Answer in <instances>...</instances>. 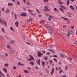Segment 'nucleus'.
I'll return each instance as SVG.
<instances>
[{"label": "nucleus", "mask_w": 77, "mask_h": 77, "mask_svg": "<svg viewBox=\"0 0 77 77\" xmlns=\"http://www.w3.org/2000/svg\"><path fill=\"white\" fill-rule=\"evenodd\" d=\"M44 8H45L46 10H44V11H49V9H48V7H47V6H45Z\"/></svg>", "instance_id": "39448f33"}, {"label": "nucleus", "mask_w": 77, "mask_h": 77, "mask_svg": "<svg viewBox=\"0 0 77 77\" xmlns=\"http://www.w3.org/2000/svg\"><path fill=\"white\" fill-rule=\"evenodd\" d=\"M24 71L25 73H29V72L27 70H24Z\"/></svg>", "instance_id": "f704fd0d"}, {"label": "nucleus", "mask_w": 77, "mask_h": 77, "mask_svg": "<svg viewBox=\"0 0 77 77\" xmlns=\"http://www.w3.org/2000/svg\"><path fill=\"white\" fill-rule=\"evenodd\" d=\"M9 12V10H8L6 11V14H8Z\"/></svg>", "instance_id": "72a5a7b5"}, {"label": "nucleus", "mask_w": 77, "mask_h": 77, "mask_svg": "<svg viewBox=\"0 0 77 77\" xmlns=\"http://www.w3.org/2000/svg\"><path fill=\"white\" fill-rule=\"evenodd\" d=\"M19 24V23L18 22V21H17L15 23V25L16 27H18Z\"/></svg>", "instance_id": "423d86ee"}, {"label": "nucleus", "mask_w": 77, "mask_h": 77, "mask_svg": "<svg viewBox=\"0 0 77 77\" xmlns=\"http://www.w3.org/2000/svg\"><path fill=\"white\" fill-rule=\"evenodd\" d=\"M38 53L37 54L38 56L39 57H41V55H42L43 54H42L41 53V52L40 51H38Z\"/></svg>", "instance_id": "f03ea898"}, {"label": "nucleus", "mask_w": 77, "mask_h": 77, "mask_svg": "<svg viewBox=\"0 0 77 77\" xmlns=\"http://www.w3.org/2000/svg\"><path fill=\"white\" fill-rule=\"evenodd\" d=\"M54 68H52V71H51V76L52 75V74H54Z\"/></svg>", "instance_id": "6e6552de"}, {"label": "nucleus", "mask_w": 77, "mask_h": 77, "mask_svg": "<svg viewBox=\"0 0 77 77\" xmlns=\"http://www.w3.org/2000/svg\"><path fill=\"white\" fill-rule=\"evenodd\" d=\"M15 52V50H11L10 51V53L11 54H13Z\"/></svg>", "instance_id": "0eeeda50"}, {"label": "nucleus", "mask_w": 77, "mask_h": 77, "mask_svg": "<svg viewBox=\"0 0 77 77\" xmlns=\"http://www.w3.org/2000/svg\"><path fill=\"white\" fill-rule=\"evenodd\" d=\"M28 12H31V10H28Z\"/></svg>", "instance_id": "774afa93"}, {"label": "nucleus", "mask_w": 77, "mask_h": 77, "mask_svg": "<svg viewBox=\"0 0 77 77\" xmlns=\"http://www.w3.org/2000/svg\"><path fill=\"white\" fill-rule=\"evenodd\" d=\"M61 18H63V19H64L65 20H68V19L67 18H65L63 17H61Z\"/></svg>", "instance_id": "5701e85b"}, {"label": "nucleus", "mask_w": 77, "mask_h": 77, "mask_svg": "<svg viewBox=\"0 0 77 77\" xmlns=\"http://www.w3.org/2000/svg\"><path fill=\"white\" fill-rule=\"evenodd\" d=\"M15 42V41L14 40H12L11 42H10V43L11 44H12Z\"/></svg>", "instance_id": "c85d7f7f"}, {"label": "nucleus", "mask_w": 77, "mask_h": 77, "mask_svg": "<svg viewBox=\"0 0 77 77\" xmlns=\"http://www.w3.org/2000/svg\"><path fill=\"white\" fill-rule=\"evenodd\" d=\"M59 9H60V11L62 12V13H63V12H64V11H63V9H62V8H60Z\"/></svg>", "instance_id": "dca6fc26"}, {"label": "nucleus", "mask_w": 77, "mask_h": 77, "mask_svg": "<svg viewBox=\"0 0 77 77\" xmlns=\"http://www.w3.org/2000/svg\"><path fill=\"white\" fill-rule=\"evenodd\" d=\"M40 23L41 24H42V23L44 24V23H45V20H43L41 21L40 22Z\"/></svg>", "instance_id": "aec40b11"}, {"label": "nucleus", "mask_w": 77, "mask_h": 77, "mask_svg": "<svg viewBox=\"0 0 77 77\" xmlns=\"http://www.w3.org/2000/svg\"><path fill=\"white\" fill-rule=\"evenodd\" d=\"M51 54V53H50V52H48L46 54V55H48L49 54Z\"/></svg>", "instance_id": "603ef678"}, {"label": "nucleus", "mask_w": 77, "mask_h": 77, "mask_svg": "<svg viewBox=\"0 0 77 77\" xmlns=\"http://www.w3.org/2000/svg\"><path fill=\"white\" fill-rule=\"evenodd\" d=\"M26 44H28V45H30V43H29L28 42H26Z\"/></svg>", "instance_id": "13d9d810"}, {"label": "nucleus", "mask_w": 77, "mask_h": 77, "mask_svg": "<svg viewBox=\"0 0 77 77\" xmlns=\"http://www.w3.org/2000/svg\"><path fill=\"white\" fill-rule=\"evenodd\" d=\"M41 63V60H40V59H39L37 61V63L38 65L40 66V63Z\"/></svg>", "instance_id": "9d476101"}, {"label": "nucleus", "mask_w": 77, "mask_h": 77, "mask_svg": "<svg viewBox=\"0 0 77 77\" xmlns=\"http://www.w3.org/2000/svg\"><path fill=\"white\" fill-rule=\"evenodd\" d=\"M7 48H8V49H9V50H11V47H10L8 45H7Z\"/></svg>", "instance_id": "4468645a"}, {"label": "nucleus", "mask_w": 77, "mask_h": 77, "mask_svg": "<svg viewBox=\"0 0 77 77\" xmlns=\"http://www.w3.org/2000/svg\"><path fill=\"white\" fill-rule=\"evenodd\" d=\"M13 3H9L8 4V6H13Z\"/></svg>", "instance_id": "a211bd4d"}, {"label": "nucleus", "mask_w": 77, "mask_h": 77, "mask_svg": "<svg viewBox=\"0 0 77 77\" xmlns=\"http://www.w3.org/2000/svg\"><path fill=\"white\" fill-rule=\"evenodd\" d=\"M62 72H63V70L62 69L60 70V74H61V73H62Z\"/></svg>", "instance_id": "4c0bfd02"}, {"label": "nucleus", "mask_w": 77, "mask_h": 77, "mask_svg": "<svg viewBox=\"0 0 77 77\" xmlns=\"http://www.w3.org/2000/svg\"><path fill=\"white\" fill-rule=\"evenodd\" d=\"M48 32L49 33H52L53 32V29H51V28H49L48 29Z\"/></svg>", "instance_id": "7ed1b4c3"}, {"label": "nucleus", "mask_w": 77, "mask_h": 77, "mask_svg": "<svg viewBox=\"0 0 77 77\" xmlns=\"http://www.w3.org/2000/svg\"><path fill=\"white\" fill-rule=\"evenodd\" d=\"M3 23L5 25V26H6L7 25V23H6V21H4Z\"/></svg>", "instance_id": "bb28decb"}, {"label": "nucleus", "mask_w": 77, "mask_h": 77, "mask_svg": "<svg viewBox=\"0 0 77 77\" xmlns=\"http://www.w3.org/2000/svg\"><path fill=\"white\" fill-rule=\"evenodd\" d=\"M30 64H31L32 66L34 65V63L33 62H30Z\"/></svg>", "instance_id": "393cba45"}, {"label": "nucleus", "mask_w": 77, "mask_h": 77, "mask_svg": "<svg viewBox=\"0 0 77 77\" xmlns=\"http://www.w3.org/2000/svg\"><path fill=\"white\" fill-rule=\"evenodd\" d=\"M48 50H49V51H51V52H53L54 53H55V52L53 50L48 49Z\"/></svg>", "instance_id": "412c9836"}, {"label": "nucleus", "mask_w": 77, "mask_h": 77, "mask_svg": "<svg viewBox=\"0 0 77 77\" xmlns=\"http://www.w3.org/2000/svg\"><path fill=\"white\" fill-rule=\"evenodd\" d=\"M2 30L3 32L4 33H6V32L5 31V29H4V28H2Z\"/></svg>", "instance_id": "a878e982"}, {"label": "nucleus", "mask_w": 77, "mask_h": 77, "mask_svg": "<svg viewBox=\"0 0 77 77\" xmlns=\"http://www.w3.org/2000/svg\"><path fill=\"white\" fill-rule=\"evenodd\" d=\"M49 62L50 63H53V61L51 60H49Z\"/></svg>", "instance_id": "473e14b6"}, {"label": "nucleus", "mask_w": 77, "mask_h": 77, "mask_svg": "<svg viewBox=\"0 0 77 77\" xmlns=\"http://www.w3.org/2000/svg\"><path fill=\"white\" fill-rule=\"evenodd\" d=\"M48 0H44V2H48Z\"/></svg>", "instance_id": "3c124183"}, {"label": "nucleus", "mask_w": 77, "mask_h": 77, "mask_svg": "<svg viewBox=\"0 0 77 77\" xmlns=\"http://www.w3.org/2000/svg\"><path fill=\"white\" fill-rule=\"evenodd\" d=\"M39 17H42V15L41 14H40L38 15Z\"/></svg>", "instance_id": "bf43d9fd"}, {"label": "nucleus", "mask_w": 77, "mask_h": 77, "mask_svg": "<svg viewBox=\"0 0 77 77\" xmlns=\"http://www.w3.org/2000/svg\"><path fill=\"white\" fill-rule=\"evenodd\" d=\"M27 68L28 69H29V70H30V69H31L29 67H28Z\"/></svg>", "instance_id": "e2e57ef3"}, {"label": "nucleus", "mask_w": 77, "mask_h": 77, "mask_svg": "<svg viewBox=\"0 0 77 77\" xmlns=\"http://www.w3.org/2000/svg\"><path fill=\"white\" fill-rule=\"evenodd\" d=\"M71 28H72V29H73L74 28V26H72L71 27Z\"/></svg>", "instance_id": "5fc2aeb1"}, {"label": "nucleus", "mask_w": 77, "mask_h": 77, "mask_svg": "<svg viewBox=\"0 0 77 77\" xmlns=\"http://www.w3.org/2000/svg\"><path fill=\"white\" fill-rule=\"evenodd\" d=\"M60 55L61 57H63V58H65V55H64L63 54H61Z\"/></svg>", "instance_id": "4be33fe9"}, {"label": "nucleus", "mask_w": 77, "mask_h": 77, "mask_svg": "<svg viewBox=\"0 0 77 77\" xmlns=\"http://www.w3.org/2000/svg\"><path fill=\"white\" fill-rule=\"evenodd\" d=\"M5 66H9V64L5 63L4 65Z\"/></svg>", "instance_id": "c756f323"}, {"label": "nucleus", "mask_w": 77, "mask_h": 77, "mask_svg": "<svg viewBox=\"0 0 77 77\" xmlns=\"http://www.w3.org/2000/svg\"><path fill=\"white\" fill-rule=\"evenodd\" d=\"M13 69H17V67H16V66H14L13 67Z\"/></svg>", "instance_id": "49530a36"}, {"label": "nucleus", "mask_w": 77, "mask_h": 77, "mask_svg": "<svg viewBox=\"0 0 77 77\" xmlns=\"http://www.w3.org/2000/svg\"><path fill=\"white\" fill-rule=\"evenodd\" d=\"M30 57L31 58V59L32 60H35V59H34V58H33V57L32 56V55H29Z\"/></svg>", "instance_id": "9b49d317"}, {"label": "nucleus", "mask_w": 77, "mask_h": 77, "mask_svg": "<svg viewBox=\"0 0 77 77\" xmlns=\"http://www.w3.org/2000/svg\"><path fill=\"white\" fill-rule=\"evenodd\" d=\"M5 56L6 57H8V54L7 53H6L5 54Z\"/></svg>", "instance_id": "a19ab883"}, {"label": "nucleus", "mask_w": 77, "mask_h": 77, "mask_svg": "<svg viewBox=\"0 0 77 77\" xmlns=\"http://www.w3.org/2000/svg\"><path fill=\"white\" fill-rule=\"evenodd\" d=\"M36 69H39V68H38V66H36L35 67Z\"/></svg>", "instance_id": "4d7b16f0"}, {"label": "nucleus", "mask_w": 77, "mask_h": 77, "mask_svg": "<svg viewBox=\"0 0 77 77\" xmlns=\"http://www.w3.org/2000/svg\"><path fill=\"white\" fill-rule=\"evenodd\" d=\"M70 2L69 1V0H68L67 2V5H69V2Z\"/></svg>", "instance_id": "6ab92c4d"}, {"label": "nucleus", "mask_w": 77, "mask_h": 77, "mask_svg": "<svg viewBox=\"0 0 77 77\" xmlns=\"http://www.w3.org/2000/svg\"><path fill=\"white\" fill-rule=\"evenodd\" d=\"M4 70L5 71V72H8V70H7V69H6L4 68Z\"/></svg>", "instance_id": "2f4dec72"}, {"label": "nucleus", "mask_w": 77, "mask_h": 77, "mask_svg": "<svg viewBox=\"0 0 77 77\" xmlns=\"http://www.w3.org/2000/svg\"><path fill=\"white\" fill-rule=\"evenodd\" d=\"M0 74H2V75H3V76H5V75L3 74H2V72H1V71H0Z\"/></svg>", "instance_id": "864d4df0"}, {"label": "nucleus", "mask_w": 77, "mask_h": 77, "mask_svg": "<svg viewBox=\"0 0 77 77\" xmlns=\"http://www.w3.org/2000/svg\"><path fill=\"white\" fill-rule=\"evenodd\" d=\"M48 20L50 21L51 20V18L50 17L48 18Z\"/></svg>", "instance_id": "8fccbe9b"}, {"label": "nucleus", "mask_w": 77, "mask_h": 77, "mask_svg": "<svg viewBox=\"0 0 77 77\" xmlns=\"http://www.w3.org/2000/svg\"><path fill=\"white\" fill-rule=\"evenodd\" d=\"M30 21H30V19L29 20H27V22H30Z\"/></svg>", "instance_id": "680f3d73"}, {"label": "nucleus", "mask_w": 77, "mask_h": 77, "mask_svg": "<svg viewBox=\"0 0 77 77\" xmlns=\"http://www.w3.org/2000/svg\"><path fill=\"white\" fill-rule=\"evenodd\" d=\"M33 19V18H29V20L31 21H32Z\"/></svg>", "instance_id": "09e8293b"}, {"label": "nucleus", "mask_w": 77, "mask_h": 77, "mask_svg": "<svg viewBox=\"0 0 77 77\" xmlns=\"http://www.w3.org/2000/svg\"><path fill=\"white\" fill-rule=\"evenodd\" d=\"M68 33H69V34H72V30H70L68 31Z\"/></svg>", "instance_id": "b1692460"}, {"label": "nucleus", "mask_w": 77, "mask_h": 77, "mask_svg": "<svg viewBox=\"0 0 77 77\" xmlns=\"http://www.w3.org/2000/svg\"><path fill=\"white\" fill-rule=\"evenodd\" d=\"M21 14L20 15V16H23V17H26L27 14V13L24 12L21 13Z\"/></svg>", "instance_id": "f257e3e1"}, {"label": "nucleus", "mask_w": 77, "mask_h": 77, "mask_svg": "<svg viewBox=\"0 0 77 77\" xmlns=\"http://www.w3.org/2000/svg\"><path fill=\"white\" fill-rule=\"evenodd\" d=\"M52 57H57V56L55 55H53L52 56Z\"/></svg>", "instance_id": "58836bf2"}, {"label": "nucleus", "mask_w": 77, "mask_h": 77, "mask_svg": "<svg viewBox=\"0 0 77 77\" xmlns=\"http://www.w3.org/2000/svg\"><path fill=\"white\" fill-rule=\"evenodd\" d=\"M10 29L12 31H14V28L12 27H10Z\"/></svg>", "instance_id": "c9c22d12"}, {"label": "nucleus", "mask_w": 77, "mask_h": 77, "mask_svg": "<svg viewBox=\"0 0 77 77\" xmlns=\"http://www.w3.org/2000/svg\"><path fill=\"white\" fill-rule=\"evenodd\" d=\"M58 1L59 2V4H60V5H62V4H63V2H61L60 0H58Z\"/></svg>", "instance_id": "ddd939ff"}, {"label": "nucleus", "mask_w": 77, "mask_h": 77, "mask_svg": "<svg viewBox=\"0 0 77 77\" xmlns=\"http://www.w3.org/2000/svg\"><path fill=\"white\" fill-rule=\"evenodd\" d=\"M14 17L15 18V20H17V15L16 14H14Z\"/></svg>", "instance_id": "2eb2a0df"}, {"label": "nucleus", "mask_w": 77, "mask_h": 77, "mask_svg": "<svg viewBox=\"0 0 77 77\" xmlns=\"http://www.w3.org/2000/svg\"><path fill=\"white\" fill-rule=\"evenodd\" d=\"M69 60H72V58H70V57H69Z\"/></svg>", "instance_id": "338daca9"}, {"label": "nucleus", "mask_w": 77, "mask_h": 77, "mask_svg": "<svg viewBox=\"0 0 77 77\" xmlns=\"http://www.w3.org/2000/svg\"><path fill=\"white\" fill-rule=\"evenodd\" d=\"M42 65L43 66H44V65H45V62H44L43 61L42 63Z\"/></svg>", "instance_id": "7c9ffc66"}, {"label": "nucleus", "mask_w": 77, "mask_h": 77, "mask_svg": "<svg viewBox=\"0 0 77 77\" xmlns=\"http://www.w3.org/2000/svg\"><path fill=\"white\" fill-rule=\"evenodd\" d=\"M2 12H4L5 11V8L3 7L2 9Z\"/></svg>", "instance_id": "de8ad7c7"}, {"label": "nucleus", "mask_w": 77, "mask_h": 77, "mask_svg": "<svg viewBox=\"0 0 77 77\" xmlns=\"http://www.w3.org/2000/svg\"><path fill=\"white\" fill-rule=\"evenodd\" d=\"M70 8H71V9L74 11V8L72 6H69Z\"/></svg>", "instance_id": "f8f14e48"}, {"label": "nucleus", "mask_w": 77, "mask_h": 77, "mask_svg": "<svg viewBox=\"0 0 77 77\" xmlns=\"http://www.w3.org/2000/svg\"><path fill=\"white\" fill-rule=\"evenodd\" d=\"M45 59L47 60H48V58L47 57H45Z\"/></svg>", "instance_id": "0e129e2a"}, {"label": "nucleus", "mask_w": 77, "mask_h": 77, "mask_svg": "<svg viewBox=\"0 0 77 77\" xmlns=\"http://www.w3.org/2000/svg\"><path fill=\"white\" fill-rule=\"evenodd\" d=\"M17 4L18 5H20V2H19L17 1Z\"/></svg>", "instance_id": "79ce46f5"}, {"label": "nucleus", "mask_w": 77, "mask_h": 77, "mask_svg": "<svg viewBox=\"0 0 77 77\" xmlns=\"http://www.w3.org/2000/svg\"><path fill=\"white\" fill-rule=\"evenodd\" d=\"M54 10L55 11H58V10L56 8H54Z\"/></svg>", "instance_id": "ea45409f"}, {"label": "nucleus", "mask_w": 77, "mask_h": 77, "mask_svg": "<svg viewBox=\"0 0 77 77\" xmlns=\"http://www.w3.org/2000/svg\"><path fill=\"white\" fill-rule=\"evenodd\" d=\"M32 60V59L30 58H29V61H31Z\"/></svg>", "instance_id": "69168bd1"}, {"label": "nucleus", "mask_w": 77, "mask_h": 77, "mask_svg": "<svg viewBox=\"0 0 77 77\" xmlns=\"http://www.w3.org/2000/svg\"><path fill=\"white\" fill-rule=\"evenodd\" d=\"M45 27H46V28H47V29H48V30L50 28H51V27H50V26H49L47 24L45 25Z\"/></svg>", "instance_id": "20e7f679"}, {"label": "nucleus", "mask_w": 77, "mask_h": 77, "mask_svg": "<svg viewBox=\"0 0 77 77\" xmlns=\"http://www.w3.org/2000/svg\"><path fill=\"white\" fill-rule=\"evenodd\" d=\"M7 77H10V76H9V75L8 74H7Z\"/></svg>", "instance_id": "052dcab7"}, {"label": "nucleus", "mask_w": 77, "mask_h": 77, "mask_svg": "<svg viewBox=\"0 0 77 77\" xmlns=\"http://www.w3.org/2000/svg\"><path fill=\"white\" fill-rule=\"evenodd\" d=\"M26 4V5H30V2H27Z\"/></svg>", "instance_id": "e433bc0d"}, {"label": "nucleus", "mask_w": 77, "mask_h": 77, "mask_svg": "<svg viewBox=\"0 0 77 77\" xmlns=\"http://www.w3.org/2000/svg\"><path fill=\"white\" fill-rule=\"evenodd\" d=\"M29 14H31V15H35V14H33V13H29Z\"/></svg>", "instance_id": "a18cd8bd"}, {"label": "nucleus", "mask_w": 77, "mask_h": 77, "mask_svg": "<svg viewBox=\"0 0 77 77\" xmlns=\"http://www.w3.org/2000/svg\"><path fill=\"white\" fill-rule=\"evenodd\" d=\"M68 68V67L66 66H65V70H66V71H67L68 70V69H67V68Z\"/></svg>", "instance_id": "cd10ccee"}, {"label": "nucleus", "mask_w": 77, "mask_h": 77, "mask_svg": "<svg viewBox=\"0 0 77 77\" xmlns=\"http://www.w3.org/2000/svg\"><path fill=\"white\" fill-rule=\"evenodd\" d=\"M0 22L2 23V24H3V22L2 21V19L0 18Z\"/></svg>", "instance_id": "37998d69"}, {"label": "nucleus", "mask_w": 77, "mask_h": 77, "mask_svg": "<svg viewBox=\"0 0 77 77\" xmlns=\"http://www.w3.org/2000/svg\"><path fill=\"white\" fill-rule=\"evenodd\" d=\"M18 65H20V66H24V64H21V63L20 62H19L18 63Z\"/></svg>", "instance_id": "1a4fd4ad"}, {"label": "nucleus", "mask_w": 77, "mask_h": 77, "mask_svg": "<svg viewBox=\"0 0 77 77\" xmlns=\"http://www.w3.org/2000/svg\"><path fill=\"white\" fill-rule=\"evenodd\" d=\"M60 7H61V8H63V9H66V8L63 5H61Z\"/></svg>", "instance_id": "f3484780"}, {"label": "nucleus", "mask_w": 77, "mask_h": 77, "mask_svg": "<svg viewBox=\"0 0 77 77\" xmlns=\"http://www.w3.org/2000/svg\"><path fill=\"white\" fill-rule=\"evenodd\" d=\"M53 60L55 62H57V59H56V58H53Z\"/></svg>", "instance_id": "c03bdc74"}, {"label": "nucleus", "mask_w": 77, "mask_h": 77, "mask_svg": "<svg viewBox=\"0 0 77 77\" xmlns=\"http://www.w3.org/2000/svg\"><path fill=\"white\" fill-rule=\"evenodd\" d=\"M36 11H37V12H38V13H40V12H39V11H38V9H37V8H36Z\"/></svg>", "instance_id": "6e6d98bb"}]
</instances>
